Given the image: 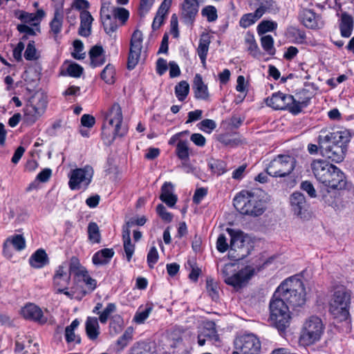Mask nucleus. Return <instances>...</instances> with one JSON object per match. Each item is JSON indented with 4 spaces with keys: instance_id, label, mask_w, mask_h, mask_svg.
Listing matches in <instances>:
<instances>
[{
    "instance_id": "obj_61",
    "label": "nucleus",
    "mask_w": 354,
    "mask_h": 354,
    "mask_svg": "<svg viewBox=\"0 0 354 354\" xmlns=\"http://www.w3.org/2000/svg\"><path fill=\"white\" fill-rule=\"evenodd\" d=\"M208 165L212 171L217 176H220L225 171V165L222 161L214 160L213 162L209 163Z\"/></svg>"
},
{
    "instance_id": "obj_64",
    "label": "nucleus",
    "mask_w": 354,
    "mask_h": 354,
    "mask_svg": "<svg viewBox=\"0 0 354 354\" xmlns=\"http://www.w3.org/2000/svg\"><path fill=\"white\" fill-rule=\"evenodd\" d=\"M199 128L206 132H211L216 127V124L213 120L205 119L202 120L199 124Z\"/></svg>"
},
{
    "instance_id": "obj_50",
    "label": "nucleus",
    "mask_w": 354,
    "mask_h": 354,
    "mask_svg": "<svg viewBox=\"0 0 354 354\" xmlns=\"http://www.w3.org/2000/svg\"><path fill=\"white\" fill-rule=\"evenodd\" d=\"M115 6L111 5L109 1H104L102 3L100 9V17L102 20L107 19L110 17H113Z\"/></svg>"
},
{
    "instance_id": "obj_36",
    "label": "nucleus",
    "mask_w": 354,
    "mask_h": 354,
    "mask_svg": "<svg viewBox=\"0 0 354 354\" xmlns=\"http://www.w3.org/2000/svg\"><path fill=\"white\" fill-rule=\"evenodd\" d=\"M152 310V304H147L145 306H140L133 316V322L137 324H144Z\"/></svg>"
},
{
    "instance_id": "obj_51",
    "label": "nucleus",
    "mask_w": 354,
    "mask_h": 354,
    "mask_svg": "<svg viewBox=\"0 0 354 354\" xmlns=\"http://www.w3.org/2000/svg\"><path fill=\"white\" fill-rule=\"evenodd\" d=\"M102 21L106 33L112 37L118 27L116 20L111 17L107 19L102 20Z\"/></svg>"
},
{
    "instance_id": "obj_22",
    "label": "nucleus",
    "mask_w": 354,
    "mask_h": 354,
    "mask_svg": "<svg viewBox=\"0 0 354 354\" xmlns=\"http://www.w3.org/2000/svg\"><path fill=\"white\" fill-rule=\"evenodd\" d=\"M159 198L168 207H173L175 206L178 201V197L174 194V186L171 183L165 182L162 185Z\"/></svg>"
},
{
    "instance_id": "obj_29",
    "label": "nucleus",
    "mask_w": 354,
    "mask_h": 354,
    "mask_svg": "<svg viewBox=\"0 0 354 354\" xmlns=\"http://www.w3.org/2000/svg\"><path fill=\"white\" fill-rule=\"evenodd\" d=\"M93 18L87 10H82L80 12V26L78 33L82 37H88L91 34V24Z\"/></svg>"
},
{
    "instance_id": "obj_25",
    "label": "nucleus",
    "mask_w": 354,
    "mask_h": 354,
    "mask_svg": "<svg viewBox=\"0 0 354 354\" xmlns=\"http://www.w3.org/2000/svg\"><path fill=\"white\" fill-rule=\"evenodd\" d=\"M193 90L196 99L207 100L209 97L207 86L203 82L202 76L196 74L194 78Z\"/></svg>"
},
{
    "instance_id": "obj_42",
    "label": "nucleus",
    "mask_w": 354,
    "mask_h": 354,
    "mask_svg": "<svg viewBox=\"0 0 354 354\" xmlns=\"http://www.w3.org/2000/svg\"><path fill=\"white\" fill-rule=\"evenodd\" d=\"M115 69L113 64H108L102 70L100 74L101 78L109 84H112L115 82Z\"/></svg>"
},
{
    "instance_id": "obj_10",
    "label": "nucleus",
    "mask_w": 354,
    "mask_h": 354,
    "mask_svg": "<svg viewBox=\"0 0 354 354\" xmlns=\"http://www.w3.org/2000/svg\"><path fill=\"white\" fill-rule=\"evenodd\" d=\"M233 267L234 265L232 263L225 264L221 271L224 281L234 288H241L244 286L254 275V269L250 266H246L241 270L230 274V272Z\"/></svg>"
},
{
    "instance_id": "obj_13",
    "label": "nucleus",
    "mask_w": 354,
    "mask_h": 354,
    "mask_svg": "<svg viewBox=\"0 0 354 354\" xmlns=\"http://www.w3.org/2000/svg\"><path fill=\"white\" fill-rule=\"evenodd\" d=\"M235 349L242 354H258L261 348L259 338L254 334H244L234 340Z\"/></svg>"
},
{
    "instance_id": "obj_48",
    "label": "nucleus",
    "mask_w": 354,
    "mask_h": 354,
    "mask_svg": "<svg viewBox=\"0 0 354 354\" xmlns=\"http://www.w3.org/2000/svg\"><path fill=\"white\" fill-rule=\"evenodd\" d=\"M261 44L265 51L270 55H274L276 49L274 47V39L271 35H265L261 38Z\"/></svg>"
},
{
    "instance_id": "obj_31",
    "label": "nucleus",
    "mask_w": 354,
    "mask_h": 354,
    "mask_svg": "<svg viewBox=\"0 0 354 354\" xmlns=\"http://www.w3.org/2000/svg\"><path fill=\"white\" fill-rule=\"evenodd\" d=\"M43 110L35 105L28 104L24 109V120L28 125L33 124L42 115Z\"/></svg>"
},
{
    "instance_id": "obj_40",
    "label": "nucleus",
    "mask_w": 354,
    "mask_h": 354,
    "mask_svg": "<svg viewBox=\"0 0 354 354\" xmlns=\"http://www.w3.org/2000/svg\"><path fill=\"white\" fill-rule=\"evenodd\" d=\"M141 49L142 48L136 47V48H133V46H130L127 60V68L129 70H133L138 64L140 57Z\"/></svg>"
},
{
    "instance_id": "obj_59",
    "label": "nucleus",
    "mask_w": 354,
    "mask_h": 354,
    "mask_svg": "<svg viewBox=\"0 0 354 354\" xmlns=\"http://www.w3.org/2000/svg\"><path fill=\"white\" fill-rule=\"evenodd\" d=\"M158 253L155 246H152L147 254V263L149 268H153L158 260Z\"/></svg>"
},
{
    "instance_id": "obj_49",
    "label": "nucleus",
    "mask_w": 354,
    "mask_h": 354,
    "mask_svg": "<svg viewBox=\"0 0 354 354\" xmlns=\"http://www.w3.org/2000/svg\"><path fill=\"white\" fill-rule=\"evenodd\" d=\"M207 341L211 342L213 344L217 345L220 343V337L214 327L204 328L202 331Z\"/></svg>"
},
{
    "instance_id": "obj_21",
    "label": "nucleus",
    "mask_w": 354,
    "mask_h": 354,
    "mask_svg": "<svg viewBox=\"0 0 354 354\" xmlns=\"http://www.w3.org/2000/svg\"><path fill=\"white\" fill-rule=\"evenodd\" d=\"M12 246L15 250L21 251L26 248V241L21 234H15L8 237L3 243V252L4 255L10 258V246Z\"/></svg>"
},
{
    "instance_id": "obj_15",
    "label": "nucleus",
    "mask_w": 354,
    "mask_h": 354,
    "mask_svg": "<svg viewBox=\"0 0 354 354\" xmlns=\"http://www.w3.org/2000/svg\"><path fill=\"white\" fill-rule=\"evenodd\" d=\"M322 132L318 137V140H322V142H326L329 144L337 145L341 147H346L351 140V135L348 130L341 129L333 132Z\"/></svg>"
},
{
    "instance_id": "obj_16",
    "label": "nucleus",
    "mask_w": 354,
    "mask_h": 354,
    "mask_svg": "<svg viewBox=\"0 0 354 354\" xmlns=\"http://www.w3.org/2000/svg\"><path fill=\"white\" fill-rule=\"evenodd\" d=\"M201 1L203 0H183L180 6V15L185 24H192L194 23Z\"/></svg>"
},
{
    "instance_id": "obj_8",
    "label": "nucleus",
    "mask_w": 354,
    "mask_h": 354,
    "mask_svg": "<svg viewBox=\"0 0 354 354\" xmlns=\"http://www.w3.org/2000/svg\"><path fill=\"white\" fill-rule=\"evenodd\" d=\"M296 167V160L289 155H278L267 165L266 171L269 176L275 178H284L290 176Z\"/></svg>"
},
{
    "instance_id": "obj_11",
    "label": "nucleus",
    "mask_w": 354,
    "mask_h": 354,
    "mask_svg": "<svg viewBox=\"0 0 354 354\" xmlns=\"http://www.w3.org/2000/svg\"><path fill=\"white\" fill-rule=\"evenodd\" d=\"M93 176V169L89 165L73 169L68 174V186L72 190L86 189L91 183Z\"/></svg>"
},
{
    "instance_id": "obj_53",
    "label": "nucleus",
    "mask_w": 354,
    "mask_h": 354,
    "mask_svg": "<svg viewBox=\"0 0 354 354\" xmlns=\"http://www.w3.org/2000/svg\"><path fill=\"white\" fill-rule=\"evenodd\" d=\"M206 287L209 296L212 299L216 300L218 298L217 283L214 281L213 279H207L206 281Z\"/></svg>"
},
{
    "instance_id": "obj_44",
    "label": "nucleus",
    "mask_w": 354,
    "mask_h": 354,
    "mask_svg": "<svg viewBox=\"0 0 354 354\" xmlns=\"http://www.w3.org/2000/svg\"><path fill=\"white\" fill-rule=\"evenodd\" d=\"M260 18L261 16L257 15L256 10L254 12L245 14L239 20V26L243 28H247L254 24Z\"/></svg>"
},
{
    "instance_id": "obj_41",
    "label": "nucleus",
    "mask_w": 354,
    "mask_h": 354,
    "mask_svg": "<svg viewBox=\"0 0 354 354\" xmlns=\"http://www.w3.org/2000/svg\"><path fill=\"white\" fill-rule=\"evenodd\" d=\"M189 92V85L186 81H181L175 86V95L178 100L183 102Z\"/></svg>"
},
{
    "instance_id": "obj_6",
    "label": "nucleus",
    "mask_w": 354,
    "mask_h": 354,
    "mask_svg": "<svg viewBox=\"0 0 354 354\" xmlns=\"http://www.w3.org/2000/svg\"><path fill=\"white\" fill-rule=\"evenodd\" d=\"M270 319L279 331L288 327L290 319L289 306L274 293L270 301Z\"/></svg>"
},
{
    "instance_id": "obj_24",
    "label": "nucleus",
    "mask_w": 354,
    "mask_h": 354,
    "mask_svg": "<svg viewBox=\"0 0 354 354\" xmlns=\"http://www.w3.org/2000/svg\"><path fill=\"white\" fill-rule=\"evenodd\" d=\"M64 21L63 3L60 6H55L54 16L50 22V31L56 37L62 31Z\"/></svg>"
},
{
    "instance_id": "obj_45",
    "label": "nucleus",
    "mask_w": 354,
    "mask_h": 354,
    "mask_svg": "<svg viewBox=\"0 0 354 354\" xmlns=\"http://www.w3.org/2000/svg\"><path fill=\"white\" fill-rule=\"evenodd\" d=\"M117 310L116 305L114 303H109L106 308L100 313L98 320L102 324H106L109 319L111 320V315Z\"/></svg>"
},
{
    "instance_id": "obj_47",
    "label": "nucleus",
    "mask_w": 354,
    "mask_h": 354,
    "mask_svg": "<svg viewBox=\"0 0 354 354\" xmlns=\"http://www.w3.org/2000/svg\"><path fill=\"white\" fill-rule=\"evenodd\" d=\"M277 24L272 21L263 20L261 21L257 26V30L259 35H263L267 32H270L276 30Z\"/></svg>"
},
{
    "instance_id": "obj_26",
    "label": "nucleus",
    "mask_w": 354,
    "mask_h": 354,
    "mask_svg": "<svg viewBox=\"0 0 354 354\" xmlns=\"http://www.w3.org/2000/svg\"><path fill=\"white\" fill-rule=\"evenodd\" d=\"M339 26L341 35L345 38L350 37L354 27L353 17L346 12H342Z\"/></svg>"
},
{
    "instance_id": "obj_46",
    "label": "nucleus",
    "mask_w": 354,
    "mask_h": 354,
    "mask_svg": "<svg viewBox=\"0 0 354 354\" xmlns=\"http://www.w3.org/2000/svg\"><path fill=\"white\" fill-rule=\"evenodd\" d=\"M88 239L93 243H98L100 242L101 235L98 225L95 222H91L88 225Z\"/></svg>"
},
{
    "instance_id": "obj_3",
    "label": "nucleus",
    "mask_w": 354,
    "mask_h": 354,
    "mask_svg": "<svg viewBox=\"0 0 354 354\" xmlns=\"http://www.w3.org/2000/svg\"><path fill=\"white\" fill-rule=\"evenodd\" d=\"M311 97L308 96L301 99L299 97L298 100L289 94L282 92H276L266 100L267 106L274 110H288L293 115H297L301 112L304 108L308 106Z\"/></svg>"
},
{
    "instance_id": "obj_37",
    "label": "nucleus",
    "mask_w": 354,
    "mask_h": 354,
    "mask_svg": "<svg viewBox=\"0 0 354 354\" xmlns=\"http://www.w3.org/2000/svg\"><path fill=\"white\" fill-rule=\"evenodd\" d=\"M245 44L249 54L253 57L258 58L261 55V51L252 34L248 32L245 37Z\"/></svg>"
},
{
    "instance_id": "obj_12",
    "label": "nucleus",
    "mask_w": 354,
    "mask_h": 354,
    "mask_svg": "<svg viewBox=\"0 0 354 354\" xmlns=\"http://www.w3.org/2000/svg\"><path fill=\"white\" fill-rule=\"evenodd\" d=\"M68 267L75 279L83 281L91 291L96 288L97 281L89 275L88 270L80 263L77 257H72L70 259Z\"/></svg>"
},
{
    "instance_id": "obj_39",
    "label": "nucleus",
    "mask_w": 354,
    "mask_h": 354,
    "mask_svg": "<svg viewBox=\"0 0 354 354\" xmlns=\"http://www.w3.org/2000/svg\"><path fill=\"white\" fill-rule=\"evenodd\" d=\"M176 154L181 160L187 161L189 160V147L188 141L182 140H178L176 145Z\"/></svg>"
},
{
    "instance_id": "obj_2",
    "label": "nucleus",
    "mask_w": 354,
    "mask_h": 354,
    "mask_svg": "<svg viewBox=\"0 0 354 354\" xmlns=\"http://www.w3.org/2000/svg\"><path fill=\"white\" fill-rule=\"evenodd\" d=\"M288 306L295 308L301 307L306 303V290L301 280L290 277L283 281L275 291Z\"/></svg>"
},
{
    "instance_id": "obj_17",
    "label": "nucleus",
    "mask_w": 354,
    "mask_h": 354,
    "mask_svg": "<svg viewBox=\"0 0 354 354\" xmlns=\"http://www.w3.org/2000/svg\"><path fill=\"white\" fill-rule=\"evenodd\" d=\"M68 263L63 262L59 265L53 276V286L57 288V291H63L64 287H68L71 281V277L72 273L70 270L68 271Z\"/></svg>"
},
{
    "instance_id": "obj_57",
    "label": "nucleus",
    "mask_w": 354,
    "mask_h": 354,
    "mask_svg": "<svg viewBox=\"0 0 354 354\" xmlns=\"http://www.w3.org/2000/svg\"><path fill=\"white\" fill-rule=\"evenodd\" d=\"M142 32L139 30H136L131 36L130 46H133V48H136V47L142 48Z\"/></svg>"
},
{
    "instance_id": "obj_34",
    "label": "nucleus",
    "mask_w": 354,
    "mask_h": 354,
    "mask_svg": "<svg viewBox=\"0 0 354 354\" xmlns=\"http://www.w3.org/2000/svg\"><path fill=\"white\" fill-rule=\"evenodd\" d=\"M210 42L208 35H203L199 40L197 53L203 66H205L206 65V58Z\"/></svg>"
},
{
    "instance_id": "obj_5",
    "label": "nucleus",
    "mask_w": 354,
    "mask_h": 354,
    "mask_svg": "<svg viewBox=\"0 0 354 354\" xmlns=\"http://www.w3.org/2000/svg\"><path fill=\"white\" fill-rule=\"evenodd\" d=\"M325 326L317 316H311L304 322L299 337V342L309 346L319 342L324 333Z\"/></svg>"
},
{
    "instance_id": "obj_33",
    "label": "nucleus",
    "mask_w": 354,
    "mask_h": 354,
    "mask_svg": "<svg viewBox=\"0 0 354 354\" xmlns=\"http://www.w3.org/2000/svg\"><path fill=\"white\" fill-rule=\"evenodd\" d=\"M259 5L256 9L257 15L261 17L266 13L276 14L279 12V8L274 0H259Z\"/></svg>"
},
{
    "instance_id": "obj_60",
    "label": "nucleus",
    "mask_w": 354,
    "mask_h": 354,
    "mask_svg": "<svg viewBox=\"0 0 354 354\" xmlns=\"http://www.w3.org/2000/svg\"><path fill=\"white\" fill-rule=\"evenodd\" d=\"M216 249L221 253L230 250V245L227 242V238L225 234H221L218 236L216 241Z\"/></svg>"
},
{
    "instance_id": "obj_55",
    "label": "nucleus",
    "mask_w": 354,
    "mask_h": 354,
    "mask_svg": "<svg viewBox=\"0 0 354 354\" xmlns=\"http://www.w3.org/2000/svg\"><path fill=\"white\" fill-rule=\"evenodd\" d=\"M129 12L124 8L116 7L113 17L116 20L117 19L124 24L129 19Z\"/></svg>"
},
{
    "instance_id": "obj_14",
    "label": "nucleus",
    "mask_w": 354,
    "mask_h": 354,
    "mask_svg": "<svg viewBox=\"0 0 354 354\" xmlns=\"http://www.w3.org/2000/svg\"><path fill=\"white\" fill-rule=\"evenodd\" d=\"M319 148L323 156L335 162H342L345 157L347 151L346 147H341L337 145L329 144L322 140H318Z\"/></svg>"
},
{
    "instance_id": "obj_28",
    "label": "nucleus",
    "mask_w": 354,
    "mask_h": 354,
    "mask_svg": "<svg viewBox=\"0 0 354 354\" xmlns=\"http://www.w3.org/2000/svg\"><path fill=\"white\" fill-rule=\"evenodd\" d=\"M97 318L88 317L85 322V331L88 338L91 341L96 340L100 333Z\"/></svg>"
},
{
    "instance_id": "obj_43",
    "label": "nucleus",
    "mask_w": 354,
    "mask_h": 354,
    "mask_svg": "<svg viewBox=\"0 0 354 354\" xmlns=\"http://www.w3.org/2000/svg\"><path fill=\"white\" fill-rule=\"evenodd\" d=\"M134 329L132 326H129L126 328L124 333L118 339L116 344L120 349L126 347L129 342L133 339Z\"/></svg>"
},
{
    "instance_id": "obj_32",
    "label": "nucleus",
    "mask_w": 354,
    "mask_h": 354,
    "mask_svg": "<svg viewBox=\"0 0 354 354\" xmlns=\"http://www.w3.org/2000/svg\"><path fill=\"white\" fill-rule=\"evenodd\" d=\"M115 252L111 248H104L99 250L92 257L93 264L96 266L108 263L113 257Z\"/></svg>"
},
{
    "instance_id": "obj_58",
    "label": "nucleus",
    "mask_w": 354,
    "mask_h": 354,
    "mask_svg": "<svg viewBox=\"0 0 354 354\" xmlns=\"http://www.w3.org/2000/svg\"><path fill=\"white\" fill-rule=\"evenodd\" d=\"M156 212L158 216L166 222H171L173 218V216L171 213L167 211L165 207L162 204H159L156 207Z\"/></svg>"
},
{
    "instance_id": "obj_18",
    "label": "nucleus",
    "mask_w": 354,
    "mask_h": 354,
    "mask_svg": "<svg viewBox=\"0 0 354 354\" xmlns=\"http://www.w3.org/2000/svg\"><path fill=\"white\" fill-rule=\"evenodd\" d=\"M333 166L328 161L322 159L314 160L310 164V168L315 177L322 184L329 178L330 171Z\"/></svg>"
},
{
    "instance_id": "obj_27",
    "label": "nucleus",
    "mask_w": 354,
    "mask_h": 354,
    "mask_svg": "<svg viewBox=\"0 0 354 354\" xmlns=\"http://www.w3.org/2000/svg\"><path fill=\"white\" fill-rule=\"evenodd\" d=\"M91 66L96 68L102 66L105 62V52L102 46L95 45L89 50Z\"/></svg>"
},
{
    "instance_id": "obj_62",
    "label": "nucleus",
    "mask_w": 354,
    "mask_h": 354,
    "mask_svg": "<svg viewBox=\"0 0 354 354\" xmlns=\"http://www.w3.org/2000/svg\"><path fill=\"white\" fill-rule=\"evenodd\" d=\"M74 53H72L73 57L77 59H82L84 57V53H81L84 49L83 43L78 39L73 41Z\"/></svg>"
},
{
    "instance_id": "obj_30",
    "label": "nucleus",
    "mask_w": 354,
    "mask_h": 354,
    "mask_svg": "<svg viewBox=\"0 0 354 354\" xmlns=\"http://www.w3.org/2000/svg\"><path fill=\"white\" fill-rule=\"evenodd\" d=\"M49 259L46 251L43 249H38L30 257L29 263L35 268H41L48 265Z\"/></svg>"
},
{
    "instance_id": "obj_23",
    "label": "nucleus",
    "mask_w": 354,
    "mask_h": 354,
    "mask_svg": "<svg viewBox=\"0 0 354 354\" xmlns=\"http://www.w3.org/2000/svg\"><path fill=\"white\" fill-rule=\"evenodd\" d=\"M21 313L26 319H32L41 324L46 323L47 320L41 308L32 304H29L23 308Z\"/></svg>"
},
{
    "instance_id": "obj_1",
    "label": "nucleus",
    "mask_w": 354,
    "mask_h": 354,
    "mask_svg": "<svg viewBox=\"0 0 354 354\" xmlns=\"http://www.w3.org/2000/svg\"><path fill=\"white\" fill-rule=\"evenodd\" d=\"M351 297V291L341 287L335 290L329 300V312L337 324H342L337 328L345 333H349L351 330L349 314Z\"/></svg>"
},
{
    "instance_id": "obj_38",
    "label": "nucleus",
    "mask_w": 354,
    "mask_h": 354,
    "mask_svg": "<svg viewBox=\"0 0 354 354\" xmlns=\"http://www.w3.org/2000/svg\"><path fill=\"white\" fill-rule=\"evenodd\" d=\"M123 324V319L120 315H113L109 322V334L111 336L119 334L122 330Z\"/></svg>"
},
{
    "instance_id": "obj_9",
    "label": "nucleus",
    "mask_w": 354,
    "mask_h": 354,
    "mask_svg": "<svg viewBox=\"0 0 354 354\" xmlns=\"http://www.w3.org/2000/svg\"><path fill=\"white\" fill-rule=\"evenodd\" d=\"M231 240L228 257L231 260L240 261L248 257L250 254L248 243H246L243 233L227 228Z\"/></svg>"
},
{
    "instance_id": "obj_4",
    "label": "nucleus",
    "mask_w": 354,
    "mask_h": 354,
    "mask_svg": "<svg viewBox=\"0 0 354 354\" xmlns=\"http://www.w3.org/2000/svg\"><path fill=\"white\" fill-rule=\"evenodd\" d=\"M236 209L242 214L253 216L261 215L265 209L263 201L259 200L253 193L243 190L234 198Z\"/></svg>"
},
{
    "instance_id": "obj_54",
    "label": "nucleus",
    "mask_w": 354,
    "mask_h": 354,
    "mask_svg": "<svg viewBox=\"0 0 354 354\" xmlns=\"http://www.w3.org/2000/svg\"><path fill=\"white\" fill-rule=\"evenodd\" d=\"M24 57L26 60H35L37 59V50L34 41H29L24 52Z\"/></svg>"
},
{
    "instance_id": "obj_7",
    "label": "nucleus",
    "mask_w": 354,
    "mask_h": 354,
    "mask_svg": "<svg viewBox=\"0 0 354 354\" xmlns=\"http://www.w3.org/2000/svg\"><path fill=\"white\" fill-rule=\"evenodd\" d=\"M123 116L120 106L115 103L113 104L109 111L104 114V124L102 127V136L110 134L109 128L106 127V123L113 128L112 131L113 141L116 136L122 137L127 134L128 129L125 125L122 124Z\"/></svg>"
},
{
    "instance_id": "obj_56",
    "label": "nucleus",
    "mask_w": 354,
    "mask_h": 354,
    "mask_svg": "<svg viewBox=\"0 0 354 354\" xmlns=\"http://www.w3.org/2000/svg\"><path fill=\"white\" fill-rule=\"evenodd\" d=\"M83 70V68L76 63L70 64L66 68L67 74L73 77H80Z\"/></svg>"
},
{
    "instance_id": "obj_63",
    "label": "nucleus",
    "mask_w": 354,
    "mask_h": 354,
    "mask_svg": "<svg viewBox=\"0 0 354 354\" xmlns=\"http://www.w3.org/2000/svg\"><path fill=\"white\" fill-rule=\"evenodd\" d=\"M154 0H140L139 6V15L140 17H145V15L150 10Z\"/></svg>"
},
{
    "instance_id": "obj_35",
    "label": "nucleus",
    "mask_w": 354,
    "mask_h": 354,
    "mask_svg": "<svg viewBox=\"0 0 354 354\" xmlns=\"http://www.w3.org/2000/svg\"><path fill=\"white\" fill-rule=\"evenodd\" d=\"M300 19L307 28H315L318 26L317 17L312 10L304 9L300 13Z\"/></svg>"
},
{
    "instance_id": "obj_19",
    "label": "nucleus",
    "mask_w": 354,
    "mask_h": 354,
    "mask_svg": "<svg viewBox=\"0 0 354 354\" xmlns=\"http://www.w3.org/2000/svg\"><path fill=\"white\" fill-rule=\"evenodd\" d=\"M347 181L344 174L336 166L330 171V176L324 185L333 189H343L346 187Z\"/></svg>"
},
{
    "instance_id": "obj_52",
    "label": "nucleus",
    "mask_w": 354,
    "mask_h": 354,
    "mask_svg": "<svg viewBox=\"0 0 354 354\" xmlns=\"http://www.w3.org/2000/svg\"><path fill=\"white\" fill-rule=\"evenodd\" d=\"M201 14L209 22L215 21L218 18L217 10L213 6H207L203 8Z\"/></svg>"
},
{
    "instance_id": "obj_20",
    "label": "nucleus",
    "mask_w": 354,
    "mask_h": 354,
    "mask_svg": "<svg viewBox=\"0 0 354 354\" xmlns=\"http://www.w3.org/2000/svg\"><path fill=\"white\" fill-rule=\"evenodd\" d=\"M290 203L294 214L302 218L308 209V204L304 195L299 192H293L290 195Z\"/></svg>"
}]
</instances>
